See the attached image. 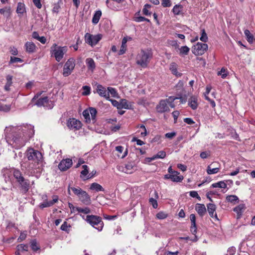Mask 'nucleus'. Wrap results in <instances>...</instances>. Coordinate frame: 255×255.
<instances>
[{
	"label": "nucleus",
	"mask_w": 255,
	"mask_h": 255,
	"mask_svg": "<svg viewBox=\"0 0 255 255\" xmlns=\"http://www.w3.org/2000/svg\"><path fill=\"white\" fill-rule=\"evenodd\" d=\"M4 133L7 144L18 149L24 146L27 140L33 135L34 127L27 124L18 127L9 126L5 127Z\"/></svg>",
	"instance_id": "1"
},
{
	"label": "nucleus",
	"mask_w": 255,
	"mask_h": 255,
	"mask_svg": "<svg viewBox=\"0 0 255 255\" xmlns=\"http://www.w3.org/2000/svg\"><path fill=\"white\" fill-rule=\"evenodd\" d=\"M25 154L28 160L32 161L27 166L30 175L33 176L36 173H40L42 170L43 160L41 152L33 148H29L26 150Z\"/></svg>",
	"instance_id": "2"
},
{
	"label": "nucleus",
	"mask_w": 255,
	"mask_h": 255,
	"mask_svg": "<svg viewBox=\"0 0 255 255\" xmlns=\"http://www.w3.org/2000/svg\"><path fill=\"white\" fill-rule=\"evenodd\" d=\"M153 56V53L150 49L141 50L136 58L137 64L142 68H146Z\"/></svg>",
	"instance_id": "3"
},
{
	"label": "nucleus",
	"mask_w": 255,
	"mask_h": 255,
	"mask_svg": "<svg viewBox=\"0 0 255 255\" xmlns=\"http://www.w3.org/2000/svg\"><path fill=\"white\" fill-rule=\"evenodd\" d=\"M67 51L66 46H60L54 43L50 48L51 56L55 57L57 62H60L64 57V54Z\"/></svg>",
	"instance_id": "4"
},
{
	"label": "nucleus",
	"mask_w": 255,
	"mask_h": 255,
	"mask_svg": "<svg viewBox=\"0 0 255 255\" xmlns=\"http://www.w3.org/2000/svg\"><path fill=\"white\" fill-rule=\"evenodd\" d=\"M86 221L92 227L100 231L103 227V223L101 220V218L99 217L94 215L87 216Z\"/></svg>",
	"instance_id": "5"
},
{
	"label": "nucleus",
	"mask_w": 255,
	"mask_h": 255,
	"mask_svg": "<svg viewBox=\"0 0 255 255\" xmlns=\"http://www.w3.org/2000/svg\"><path fill=\"white\" fill-rule=\"evenodd\" d=\"M75 66V60L73 58H69L64 65L63 75L64 77L69 76L74 69Z\"/></svg>",
	"instance_id": "6"
},
{
	"label": "nucleus",
	"mask_w": 255,
	"mask_h": 255,
	"mask_svg": "<svg viewBox=\"0 0 255 255\" xmlns=\"http://www.w3.org/2000/svg\"><path fill=\"white\" fill-rule=\"evenodd\" d=\"M96 90L99 95L112 102V99H111L110 97V93L112 94V88L109 87L108 88V90H107L106 88L104 87L101 85L96 84Z\"/></svg>",
	"instance_id": "7"
},
{
	"label": "nucleus",
	"mask_w": 255,
	"mask_h": 255,
	"mask_svg": "<svg viewBox=\"0 0 255 255\" xmlns=\"http://www.w3.org/2000/svg\"><path fill=\"white\" fill-rule=\"evenodd\" d=\"M208 46L206 43L198 42L192 47V53L196 55H202L207 50Z\"/></svg>",
	"instance_id": "8"
},
{
	"label": "nucleus",
	"mask_w": 255,
	"mask_h": 255,
	"mask_svg": "<svg viewBox=\"0 0 255 255\" xmlns=\"http://www.w3.org/2000/svg\"><path fill=\"white\" fill-rule=\"evenodd\" d=\"M102 35L100 34L92 35L87 33L85 35V39L86 43L91 46H95L101 39Z\"/></svg>",
	"instance_id": "9"
},
{
	"label": "nucleus",
	"mask_w": 255,
	"mask_h": 255,
	"mask_svg": "<svg viewBox=\"0 0 255 255\" xmlns=\"http://www.w3.org/2000/svg\"><path fill=\"white\" fill-rule=\"evenodd\" d=\"M179 172L178 171H175L173 174H166L164 176V179L167 180L170 179L173 182H180L183 179V176L182 175H179Z\"/></svg>",
	"instance_id": "10"
},
{
	"label": "nucleus",
	"mask_w": 255,
	"mask_h": 255,
	"mask_svg": "<svg viewBox=\"0 0 255 255\" xmlns=\"http://www.w3.org/2000/svg\"><path fill=\"white\" fill-rule=\"evenodd\" d=\"M20 186V189L22 194H26L30 188V181L24 177L17 182Z\"/></svg>",
	"instance_id": "11"
},
{
	"label": "nucleus",
	"mask_w": 255,
	"mask_h": 255,
	"mask_svg": "<svg viewBox=\"0 0 255 255\" xmlns=\"http://www.w3.org/2000/svg\"><path fill=\"white\" fill-rule=\"evenodd\" d=\"M67 126L70 129L78 130L81 128L82 124L80 121L72 118L67 121Z\"/></svg>",
	"instance_id": "12"
},
{
	"label": "nucleus",
	"mask_w": 255,
	"mask_h": 255,
	"mask_svg": "<svg viewBox=\"0 0 255 255\" xmlns=\"http://www.w3.org/2000/svg\"><path fill=\"white\" fill-rule=\"evenodd\" d=\"M72 165V160L70 158L62 160L58 165V168L61 171H66Z\"/></svg>",
	"instance_id": "13"
},
{
	"label": "nucleus",
	"mask_w": 255,
	"mask_h": 255,
	"mask_svg": "<svg viewBox=\"0 0 255 255\" xmlns=\"http://www.w3.org/2000/svg\"><path fill=\"white\" fill-rule=\"evenodd\" d=\"M220 164L218 162H213L208 165L207 172L208 174H213L218 173L220 170Z\"/></svg>",
	"instance_id": "14"
},
{
	"label": "nucleus",
	"mask_w": 255,
	"mask_h": 255,
	"mask_svg": "<svg viewBox=\"0 0 255 255\" xmlns=\"http://www.w3.org/2000/svg\"><path fill=\"white\" fill-rule=\"evenodd\" d=\"M58 197L57 195H53L52 196V200L51 201H48L47 200H45L44 202L39 205V207L41 209L44 208L49 207L53 206L55 203L58 202Z\"/></svg>",
	"instance_id": "15"
},
{
	"label": "nucleus",
	"mask_w": 255,
	"mask_h": 255,
	"mask_svg": "<svg viewBox=\"0 0 255 255\" xmlns=\"http://www.w3.org/2000/svg\"><path fill=\"white\" fill-rule=\"evenodd\" d=\"M167 103L165 100H162L160 101L158 105L156 106V109L158 113H163L169 111V108L167 106Z\"/></svg>",
	"instance_id": "16"
},
{
	"label": "nucleus",
	"mask_w": 255,
	"mask_h": 255,
	"mask_svg": "<svg viewBox=\"0 0 255 255\" xmlns=\"http://www.w3.org/2000/svg\"><path fill=\"white\" fill-rule=\"evenodd\" d=\"M207 211L210 216L214 218L216 220H219L216 213L214 214L216 210V206L214 204L209 203L207 205Z\"/></svg>",
	"instance_id": "17"
},
{
	"label": "nucleus",
	"mask_w": 255,
	"mask_h": 255,
	"mask_svg": "<svg viewBox=\"0 0 255 255\" xmlns=\"http://www.w3.org/2000/svg\"><path fill=\"white\" fill-rule=\"evenodd\" d=\"M198 99L196 96H192L188 100V106L193 110H196L198 107Z\"/></svg>",
	"instance_id": "18"
},
{
	"label": "nucleus",
	"mask_w": 255,
	"mask_h": 255,
	"mask_svg": "<svg viewBox=\"0 0 255 255\" xmlns=\"http://www.w3.org/2000/svg\"><path fill=\"white\" fill-rule=\"evenodd\" d=\"M116 151L117 152V155L121 158H125L127 155L128 153V150L127 148L126 149L124 152H123L124 150V147L121 145L117 146L116 147Z\"/></svg>",
	"instance_id": "19"
},
{
	"label": "nucleus",
	"mask_w": 255,
	"mask_h": 255,
	"mask_svg": "<svg viewBox=\"0 0 255 255\" xmlns=\"http://www.w3.org/2000/svg\"><path fill=\"white\" fill-rule=\"evenodd\" d=\"M195 210L201 217H203L207 211L205 206L204 204L199 203L196 205Z\"/></svg>",
	"instance_id": "20"
},
{
	"label": "nucleus",
	"mask_w": 255,
	"mask_h": 255,
	"mask_svg": "<svg viewBox=\"0 0 255 255\" xmlns=\"http://www.w3.org/2000/svg\"><path fill=\"white\" fill-rule=\"evenodd\" d=\"M88 69L92 72H93L96 68V64L94 60L91 58H88L85 60Z\"/></svg>",
	"instance_id": "21"
},
{
	"label": "nucleus",
	"mask_w": 255,
	"mask_h": 255,
	"mask_svg": "<svg viewBox=\"0 0 255 255\" xmlns=\"http://www.w3.org/2000/svg\"><path fill=\"white\" fill-rule=\"evenodd\" d=\"M25 50L27 52L33 53L36 50V46L32 42H27L25 44Z\"/></svg>",
	"instance_id": "22"
},
{
	"label": "nucleus",
	"mask_w": 255,
	"mask_h": 255,
	"mask_svg": "<svg viewBox=\"0 0 255 255\" xmlns=\"http://www.w3.org/2000/svg\"><path fill=\"white\" fill-rule=\"evenodd\" d=\"M79 199L81 202L84 203V204H88L90 202V197L88 194V193L83 190L81 194L78 196Z\"/></svg>",
	"instance_id": "23"
},
{
	"label": "nucleus",
	"mask_w": 255,
	"mask_h": 255,
	"mask_svg": "<svg viewBox=\"0 0 255 255\" xmlns=\"http://www.w3.org/2000/svg\"><path fill=\"white\" fill-rule=\"evenodd\" d=\"M12 172L13 175L17 182L24 178L21 172L19 169H13L12 170Z\"/></svg>",
	"instance_id": "24"
},
{
	"label": "nucleus",
	"mask_w": 255,
	"mask_h": 255,
	"mask_svg": "<svg viewBox=\"0 0 255 255\" xmlns=\"http://www.w3.org/2000/svg\"><path fill=\"white\" fill-rule=\"evenodd\" d=\"M135 166V164L134 162H128L127 164H126L125 169H124L123 171L127 173H131Z\"/></svg>",
	"instance_id": "25"
},
{
	"label": "nucleus",
	"mask_w": 255,
	"mask_h": 255,
	"mask_svg": "<svg viewBox=\"0 0 255 255\" xmlns=\"http://www.w3.org/2000/svg\"><path fill=\"white\" fill-rule=\"evenodd\" d=\"M48 102L47 97H44L38 99L35 103V105L38 107L46 106Z\"/></svg>",
	"instance_id": "26"
},
{
	"label": "nucleus",
	"mask_w": 255,
	"mask_h": 255,
	"mask_svg": "<svg viewBox=\"0 0 255 255\" xmlns=\"http://www.w3.org/2000/svg\"><path fill=\"white\" fill-rule=\"evenodd\" d=\"M169 69L172 72V73L176 76H181L182 75L181 73H179L177 71V65L174 63L172 62L170 64Z\"/></svg>",
	"instance_id": "27"
},
{
	"label": "nucleus",
	"mask_w": 255,
	"mask_h": 255,
	"mask_svg": "<svg viewBox=\"0 0 255 255\" xmlns=\"http://www.w3.org/2000/svg\"><path fill=\"white\" fill-rule=\"evenodd\" d=\"M101 15L102 11L101 10H99L95 11L92 18V23L94 24H97L99 21Z\"/></svg>",
	"instance_id": "28"
},
{
	"label": "nucleus",
	"mask_w": 255,
	"mask_h": 255,
	"mask_svg": "<svg viewBox=\"0 0 255 255\" xmlns=\"http://www.w3.org/2000/svg\"><path fill=\"white\" fill-rule=\"evenodd\" d=\"M244 33L246 37V39H247V41L250 43H252L253 42V41H254V40L255 39L254 35L253 34H252L250 32V30L248 29H246L244 31Z\"/></svg>",
	"instance_id": "29"
},
{
	"label": "nucleus",
	"mask_w": 255,
	"mask_h": 255,
	"mask_svg": "<svg viewBox=\"0 0 255 255\" xmlns=\"http://www.w3.org/2000/svg\"><path fill=\"white\" fill-rule=\"evenodd\" d=\"M90 189L91 190H94L96 192L103 191L104 188L103 187L97 183H93L91 184Z\"/></svg>",
	"instance_id": "30"
},
{
	"label": "nucleus",
	"mask_w": 255,
	"mask_h": 255,
	"mask_svg": "<svg viewBox=\"0 0 255 255\" xmlns=\"http://www.w3.org/2000/svg\"><path fill=\"white\" fill-rule=\"evenodd\" d=\"M16 11L18 14H23L26 12L25 4L22 2H18Z\"/></svg>",
	"instance_id": "31"
},
{
	"label": "nucleus",
	"mask_w": 255,
	"mask_h": 255,
	"mask_svg": "<svg viewBox=\"0 0 255 255\" xmlns=\"http://www.w3.org/2000/svg\"><path fill=\"white\" fill-rule=\"evenodd\" d=\"M6 83L4 86V89L6 91H8L10 90V87L11 86L12 84V76L11 75H7L6 77Z\"/></svg>",
	"instance_id": "32"
},
{
	"label": "nucleus",
	"mask_w": 255,
	"mask_h": 255,
	"mask_svg": "<svg viewBox=\"0 0 255 255\" xmlns=\"http://www.w3.org/2000/svg\"><path fill=\"white\" fill-rule=\"evenodd\" d=\"M89 111L90 115H91V121L92 120V122L93 123H94L96 120V116H97V111L95 108H93V107L89 108Z\"/></svg>",
	"instance_id": "33"
},
{
	"label": "nucleus",
	"mask_w": 255,
	"mask_h": 255,
	"mask_svg": "<svg viewBox=\"0 0 255 255\" xmlns=\"http://www.w3.org/2000/svg\"><path fill=\"white\" fill-rule=\"evenodd\" d=\"M183 6L180 4H176L172 9V11L175 15H179L183 10Z\"/></svg>",
	"instance_id": "34"
},
{
	"label": "nucleus",
	"mask_w": 255,
	"mask_h": 255,
	"mask_svg": "<svg viewBox=\"0 0 255 255\" xmlns=\"http://www.w3.org/2000/svg\"><path fill=\"white\" fill-rule=\"evenodd\" d=\"M227 184L224 181H219L217 183H213L211 185V188H226L227 187Z\"/></svg>",
	"instance_id": "35"
},
{
	"label": "nucleus",
	"mask_w": 255,
	"mask_h": 255,
	"mask_svg": "<svg viewBox=\"0 0 255 255\" xmlns=\"http://www.w3.org/2000/svg\"><path fill=\"white\" fill-rule=\"evenodd\" d=\"M166 156V152L163 150L159 151L156 155L152 157L151 160H155L157 158H164Z\"/></svg>",
	"instance_id": "36"
},
{
	"label": "nucleus",
	"mask_w": 255,
	"mask_h": 255,
	"mask_svg": "<svg viewBox=\"0 0 255 255\" xmlns=\"http://www.w3.org/2000/svg\"><path fill=\"white\" fill-rule=\"evenodd\" d=\"M28 246L27 245L20 244L16 247V251L20 253L23 251H28Z\"/></svg>",
	"instance_id": "37"
},
{
	"label": "nucleus",
	"mask_w": 255,
	"mask_h": 255,
	"mask_svg": "<svg viewBox=\"0 0 255 255\" xmlns=\"http://www.w3.org/2000/svg\"><path fill=\"white\" fill-rule=\"evenodd\" d=\"M121 105L122 106V109L124 108L126 109H132V105H129L128 103V101L126 99H121Z\"/></svg>",
	"instance_id": "38"
},
{
	"label": "nucleus",
	"mask_w": 255,
	"mask_h": 255,
	"mask_svg": "<svg viewBox=\"0 0 255 255\" xmlns=\"http://www.w3.org/2000/svg\"><path fill=\"white\" fill-rule=\"evenodd\" d=\"M30 246L34 252H36L40 249V247L35 240H33L30 242Z\"/></svg>",
	"instance_id": "39"
},
{
	"label": "nucleus",
	"mask_w": 255,
	"mask_h": 255,
	"mask_svg": "<svg viewBox=\"0 0 255 255\" xmlns=\"http://www.w3.org/2000/svg\"><path fill=\"white\" fill-rule=\"evenodd\" d=\"M190 49L189 47H188L187 46H182L180 49V55H187L189 52Z\"/></svg>",
	"instance_id": "40"
},
{
	"label": "nucleus",
	"mask_w": 255,
	"mask_h": 255,
	"mask_svg": "<svg viewBox=\"0 0 255 255\" xmlns=\"http://www.w3.org/2000/svg\"><path fill=\"white\" fill-rule=\"evenodd\" d=\"M226 200L231 203L239 202V198L236 195H228L226 197Z\"/></svg>",
	"instance_id": "41"
},
{
	"label": "nucleus",
	"mask_w": 255,
	"mask_h": 255,
	"mask_svg": "<svg viewBox=\"0 0 255 255\" xmlns=\"http://www.w3.org/2000/svg\"><path fill=\"white\" fill-rule=\"evenodd\" d=\"M71 190L74 193L79 196L81 194L82 192L83 191V190H82L80 188H75V187H69L68 188V191L69 193L70 192V190Z\"/></svg>",
	"instance_id": "42"
},
{
	"label": "nucleus",
	"mask_w": 255,
	"mask_h": 255,
	"mask_svg": "<svg viewBox=\"0 0 255 255\" xmlns=\"http://www.w3.org/2000/svg\"><path fill=\"white\" fill-rule=\"evenodd\" d=\"M201 35L200 38L201 41L206 42L208 41V38L206 33L205 30L204 29H202L201 30Z\"/></svg>",
	"instance_id": "43"
},
{
	"label": "nucleus",
	"mask_w": 255,
	"mask_h": 255,
	"mask_svg": "<svg viewBox=\"0 0 255 255\" xmlns=\"http://www.w3.org/2000/svg\"><path fill=\"white\" fill-rule=\"evenodd\" d=\"M151 7V5L149 4H145L144 5V7L142 9V12L143 14L145 15H150L151 14V12H149L148 11V9L150 8Z\"/></svg>",
	"instance_id": "44"
},
{
	"label": "nucleus",
	"mask_w": 255,
	"mask_h": 255,
	"mask_svg": "<svg viewBox=\"0 0 255 255\" xmlns=\"http://www.w3.org/2000/svg\"><path fill=\"white\" fill-rule=\"evenodd\" d=\"M83 116L84 117V118L86 120V122L87 123H90L91 122V118L90 116V113L88 109H86L84 110L83 112Z\"/></svg>",
	"instance_id": "45"
},
{
	"label": "nucleus",
	"mask_w": 255,
	"mask_h": 255,
	"mask_svg": "<svg viewBox=\"0 0 255 255\" xmlns=\"http://www.w3.org/2000/svg\"><path fill=\"white\" fill-rule=\"evenodd\" d=\"M76 210L79 213H83L86 214H88L90 212V210L89 209V208L87 207H85L84 208L81 207H77Z\"/></svg>",
	"instance_id": "46"
},
{
	"label": "nucleus",
	"mask_w": 255,
	"mask_h": 255,
	"mask_svg": "<svg viewBox=\"0 0 255 255\" xmlns=\"http://www.w3.org/2000/svg\"><path fill=\"white\" fill-rule=\"evenodd\" d=\"M11 106L9 105H0V111L7 112L10 111Z\"/></svg>",
	"instance_id": "47"
},
{
	"label": "nucleus",
	"mask_w": 255,
	"mask_h": 255,
	"mask_svg": "<svg viewBox=\"0 0 255 255\" xmlns=\"http://www.w3.org/2000/svg\"><path fill=\"white\" fill-rule=\"evenodd\" d=\"M156 217L157 219L160 220L164 219L167 218V214L164 212H159L156 215Z\"/></svg>",
	"instance_id": "48"
},
{
	"label": "nucleus",
	"mask_w": 255,
	"mask_h": 255,
	"mask_svg": "<svg viewBox=\"0 0 255 255\" xmlns=\"http://www.w3.org/2000/svg\"><path fill=\"white\" fill-rule=\"evenodd\" d=\"M172 3L170 0H161V5L163 7H170Z\"/></svg>",
	"instance_id": "49"
},
{
	"label": "nucleus",
	"mask_w": 255,
	"mask_h": 255,
	"mask_svg": "<svg viewBox=\"0 0 255 255\" xmlns=\"http://www.w3.org/2000/svg\"><path fill=\"white\" fill-rule=\"evenodd\" d=\"M84 91L82 93L83 95L87 96L90 94V87L88 86L83 87Z\"/></svg>",
	"instance_id": "50"
},
{
	"label": "nucleus",
	"mask_w": 255,
	"mask_h": 255,
	"mask_svg": "<svg viewBox=\"0 0 255 255\" xmlns=\"http://www.w3.org/2000/svg\"><path fill=\"white\" fill-rule=\"evenodd\" d=\"M113 106L116 107L118 110L122 109L121 101L118 102L115 100H113Z\"/></svg>",
	"instance_id": "51"
},
{
	"label": "nucleus",
	"mask_w": 255,
	"mask_h": 255,
	"mask_svg": "<svg viewBox=\"0 0 255 255\" xmlns=\"http://www.w3.org/2000/svg\"><path fill=\"white\" fill-rule=\"evenodd\" d=\"M70 226L66 222H64L61 226V230L64 231L68 232L69 228Z\"/></svg>",
	"instance_id": "52"
},
{
	"label": "nucleus",
	"mask_w": 255,
	"mask_h": 255,
	"mask_svg": "<svg viewBox=\"0 0 255 255\" xmlns=\"http://www.w3.org/2000/svg\"><path fill=\"white\" fill-rule=\"evenodd\" d=\"M190 196L193 198H196L199 200H201V198L199 196L198 193L195 191H191L189 193Z\"/></svg>",
	"instance_id": "53"
},
{
	"label": "nucleus",
	"mask_w": 255,
	"mask_h": 255,
	"mask_svg": "<svg viewBox=\"0 0 255 255\" xmlns=\"http://www.w3.org/2000/svg\"><path fill=\"white\" fill-rule=\"evenodd\" d=\"M82 168H83V170L81 172V175L83 176L87 175L89 172L88 166L86 165H84L82 166Z\"/></svg>",
	"instance_id": "54"
},
{
	"label": "nucleus",
	"mask_w": 255,
	"mask_h": 255,
	"mask_svg": "<svg viewBox=\"0 0 255 255\" xmlns=\"http://www.w3.org/2000/svg\"><path fill=\"white\" fill-rule=\"evenodd\" d=\"M149 202L151 203L154 209H156L157 208L158 204H157V201L155 199H154L153 198H151L149 199Z\"/></svg>",
	"instance_id": "55"
},
{
	"label": "nucleus",
	"mask_w": 255,
	"mask_h": 255,
	"mask_svg": "<svg viewBox=\"0 0 255 255\" xmlns=\"http://www.w3.org/2000/svg\"><path fill=\"white\" fill-rule=\"evenodd\" d=\"M135 21L137 22H141V21H146L148 22H150L149 19H148L143 16H138V17H136Z\"/></svg>",
	"instance_id": "56"
},
{
	"label": "nucleus",
	"mask_w": 255,
	"mask_h": 255,
	"mask_svg": "<svg viewBox=\"0 0 255 255\" xmlns=\"http://www.w3.org/2000/svg\"><path fill=\"white\" fill-rule=\"evenodd\" d=\"M126 50L127 45H123V44H122L121 49L119 51L118 55H120L124 54L126 52Z\"/></svg>",
	"instance_id": "57"
},
{
	"label": "nucleus",
	"mask_w": 255,
	"mask_h": 255,
	"mask_svg": "<svg viewBox=\"0 0 255 255\" xmlns=\"http://www.w3.org/2000/svg\"><path fill=\"white\" fill-rule=\"evenodd\" d=\"M22 61V59L18 58V57H11L10 58V63H18V62H21Z\"/></svg>",
	"instance_id": "58"
},
{
	"label": "nucleus",
	"mask_w": 255,
	"mask_h": 255,
	"mask_svg": "<svg viewBox=\"0 0 255 255\" xmlns=\"http://www.w3.org/2000/svg\"><path fill=\"white\" fill-rule=\"evenodd\" d=\"M236 249L235 247H232L229 248L228 250V253L229 255H234L236 253Z\"/></svg>",
	"instance_id": "59"
},
{
	"label": "nucleus",
	"mask_w": 255,
	"mask_h": 255,
	"mask_svg": "<svg viewBox=\"0 0 255 255\" xmlns=\"http://www.w3.org/2000/svg\"><path fill=\"white\" fill-rule=\"evenodd\" d=\"M172 114L174 118V123H176L177 118L179 115V112L178 111H175L172 113Z\"/></svg>",
	"instance_id": "60"
},
{
	"label": "nucleus",
	"mask_w": 255,
	"mask_h": 255,
	"mask_svg": "<svg viewBox=\"0 0 255 255\" xmlns=\"http://www.w3.org/2000/svg\"><path fill=\"white\" fill-rule=\"evenodd\" d=\"M26 237V234L25 233H21L18 238V242H20L25 240Z\"/></svg>",
	"instance_id": "61"
},
{
	"label": "nucleus",
	"mask_w": 255,
	"mask_h": 255,
	"mask_svg": "<svg viewBox=\"0 0 255 255\" xmlns=\"http://www.w3.org/2000/svg\"><path fill=\"white\" fill-rule=\"evenodd\" d=\"M177 99V97L170 96L168 98L165 100L167 103H173L175 100Z\"/></svg>",
	"instance_id": "62"
},
{
	"label": "nucleus",
	"mask_w": 255,
	"mask_h": 255,
	"mask_svg": "<svg viewBox=\"0 0 255 255\" xmlns=\"http://www.w3.org/2000/svg\"><path fill=\"white\" fill-rule=\"evenodd\" d=\"M190 219L191 222V225H195L196 224V217L195 214H192L190 215Z\"/></svg>",
	"instance_id": "63"
},
{
	"label": "nucleus",
	"mask_w": 255,
	"mask_h": 255,
	"mask_svg": "<svg viewBox=\"0 0 255 255\" xmlns=\"http://www.w3.org/2000/svg\"><path fill=\"white\" fill-rule=\"evenodd\" d=\"M41 0H33V2L34 5L38 8H41L42 7V4L40 2Z\"/></svg>",
	"instance_id": "64"
}]
</instances>
